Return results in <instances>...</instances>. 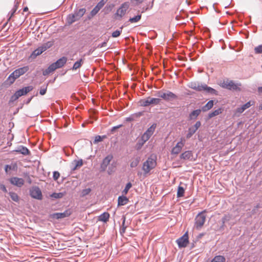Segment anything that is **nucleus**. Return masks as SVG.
<instances>
[{
  "mask_svg": "<svg viewBox=\"0 0 262 262\" xmlns=\"http://www.w3.org/2000/svg\"><path fill=\"white\" fill-rule=\"evenodd\" d=\"M205 212H206V210L200 212L195 218L194 227L197 230L201 229L205 223L206 221Z\"/></svg>",
  "mask_w": 262,
  "mask_h": 262,
  "instance_id": "nucleus-1",
  "label": "nucleus"
},
{
  "mask_svg": "<svg viewBox=\"0 0 262 262\" xmlns=\"http://www.w3.org/2000/svg\"><path fill=\"white\" fill-rule=\"evenodd\" d=\"M161 99L159 98L147 97L146 99H142L139 101L140 105L141 106H148L150 105H158L160 104Z\"/></svg>",
  "mask_w": 262,
  "mask_h": 262,
  "instance_id": "nucleus-2",
  "label": "nucleus"
},
{
  "mask_svg": "<svg viewBox=\"0 0 262 262\" xmlns=\"http://www.w3.org/2000/svg\"><path fill=\"white\" fill-rule=\"evenodd\" d=\"M30 195L31 198L38 200H41L42 199V194L41 190L38 186H33L29 190Z\"/></svg>",
  "mask_w": 262,
  "mask_h": 262,
  "instance_id": "nucleus-3",
  "label": "nucleus"
},
{
  "mask_svg": "<svg viewBox=\"0 0 262 262\" xmlns=\"http://www.w3.org/2000/svg\"><path fill=\"white\" fill-rule=\"evenodd\" d=\"M241 85V84H238L237 83H235L233 81H224L222 83V86L223 88L232 90V91H241L240 88L238 86Z\"/></svg>",
  "mask_w": 262,
  "mask_h": 262,
  "instance_id": "nucleus-4",
  "label": "nucleus"
},
{
  "mask_svg": "<svg viewBox=\"0 0 262 262\" xmlns=\"http://www.w3.org/2000/svg\"><path fill=\"white\" fill-rule=\"evenodd\" d=\"M232 215L227 213L224 214V215L222 218L221 221L219 222L220 224V227H219V230L223 231L225 229V228L226 227V224H228L230 226H232L233 224L229 223L230 221L232 219Z\"/></svg>",
  "mask_w": 262,
  "mask_h": 262,
  "instance_id": "nucleus-5",
  "label": "nucleus"
},
{
  "mask_svg": "<svg viewBox=\"0 0 262 262\" xmlns=\"http://www.w3.org/2000/svg\"><path fill=\"white\" fill-rule=\"evenodd\" d=\"M72 214L70 209H67L63 212H56L50 214L49 217L52 219L59 220L69 216Z\"/></svg>",
  "mask_w": 262,
  "mask_h": 262,
  "instance_id": "nucleus-6",
  "label": "nucleus"
},
{
  "mask_svg": "<svg viewBox=\"0 0 262 262\" xmlns=\"http://www.w3.org/2000/svg\"><path fill=\"white\" fill-rule=\"evenodd\" d=\"M201 122L200 121H197L193 125L189 127L188 129L187 133L186 135V139H190L201 127Z\"/></svg>",
  "mask_w": 262,
  "mask_h": 262,
  "instance_id": "nucleus-7",
  "label": "nucleus"
},
{
  "mask_svg": "<svg viewBox=\"0 0 262 262\" xmlns=\"http://www.w3.org/2000/svg\"><path fill=\"white\" fill-rule=\"evenodd\" d=\"M178 247L180 248H185L189 243L188 233L186 232L181 237L176 241Z\"/></svg>",
  "mask_w": 262,
  "mask_h": 262,
  "instance_id": "nucleus-8",
  "label": "nucleus"
},
{
  "mask_svg": "<svg viewBox=\"0 0 262 262\" xmlns=\"http://www.w3.org/2000/svg\"><path fill=\"white\" fill-rule=\"evenodd\" d=\"M201 89H202V91H203L204 93L206 94L214 95V96L219 95L218 91H217L216 90L212 88L211 87L208 86L205 83H203Z\"/></svg>",
  "mask_w": 262,
  "mask_h": 262,
  "instance_id": "nucleus-9",
  "label": "nucleus"
},
{
  "mask_svg": "<svg viewBox=\"0 0 262 262\" xmlns=\"http://www.w3.org/2000/svg\"><path fill=\"white\" fill-rule=\"evenodd\" d=\"M178 98L177 95L169 91H166L163 95V99L167 102L172 101Z\"/></svg>",
  "mask_w": 262,
  "mask_h": 262,
  "instance_id": "nucleus-10",
  "label": "nucleus"
},
{
  "mask_svg": "<svg viewBox=\"0 0 262 262\" xmlns=\"http://www.w3.org/2000/svg\"><path fill=\"white\" fill-rule=\"evenodd\" d=\"M113 158V155L112 154H110L103 159L100 164V169L101 171H104L106 169L108 165L110 164Z\"/></svg>",
  "mask_w": 262,
  "mask_h": 262,
  "instance_id": "nucleus-11",
  "label": "nucleus"
},
{
  "mask_svg": "<svg viewBox=\"0 0 262 262\" xmlns=\"http://www.w3.org/2000/svg\"><path fill=\"white\" fill-rule=\"evenodd\" d=\"M128 7L129 6L127 3H123L117 10L115 15L121 18L123 16H124L128 8Z\"/></svg>",
  "mask_w": 262,
  "mask_h": 262,
  "instance_id": "nucleus-12",
  "label": "nucleus"
},
{
  "mask_svg": "<svg viewBox=\"0 0 262 262\" xmlns=\"http://www.w3.org/2000/svg\"><path fill=\"white\" fill-rule=\"evenodd\" d=\"M12 152L19 153L24 156H29L31 155V152L29 149L23 145H18Z\"/></svg>",
  "mask_w": 262,
  "mask_h": 262,
  "instance_id": "nucleus-13",
  "label": "nucleus"
},
{
  "mask_svg": "<svg viewBox=\"0 0 262 262\" xmlns=\"http://www.w3.org/2000/svg\"><path fill=\"white\" fill-rule=\"evenodd\" d=\"M157 125L156 123H153L147 129V130L142 135V136L149 140L151 136L154 134L157 127Z\"/></svg>",
  "mask_w": 262,
  "mask_h": 262,
  "instance_id": "nucleus-14",
  "label": "nucleus"
},
{
  "mask_svg": "<svg viewBox=\"0 0 262 262\" xmlns=\"http://www.w3.org/2000/svg\"><path fill=\"white\" fill-rule=\"evenodd\" d=\"M10 183L18 187H21L24 184V180L18 177H12L9 179Z\"/></svg>",
  "mask_w": 262,
  "mask_h": 262,
  "instance_id": "nucleus-15",
  "label": "nucleus"
},
{
  "mask_svg": "<svg viewBox=\"0 0 262 262\" xmlns=\"http://www.w3.org/2000/svg\"><path fill=\"white\" fill-rule=\"evenodd\" d=\"M33 89V87L32 86H27L21 89H19L15 92V93L18 95L19 98L21 96H25L27 95L29 92L31 91Z\"/></svg>",
  "mask_w": 262,
  "mask_h": 262,
  "instance_id": "nucleus-16",
  "label": "nucleus"
},
{
  "mask_svg": "<svg viewBox=\"0 0 262 262\" xmlns=\"http://www.w3.org/2000/svg\"><path fill=\"white\" fill-rule=\"evenodd\" d=\"M29 70V66H25L21 68H19L17 69H16L15 71H13V73L15 74V76L18 78L20 76L24 75L26 72H27Z\"/></svg>",
  "mask_w": 262,
  "mask_h": 262,
  "instance_id": "nucleus-17",
  "label": "nucleus"
},
{
  "mask_svg": "<svg viewBox=\"0 0 262 262\" xmlns=\"http://www.w3.org/2000/svg\"><path fill=\"white\" fill-rule=\"evenodd\" d=\"M145 161L147 162V164L149 165L152 169L155 168L157 166V157L156 155H150L147 158Z\"/></svg>",
  "mask_w": 262,
  "mask_h": 262,
  "instance_id": "nucleus-18",
  "label": "nucleus"
},
{
  "mask_svg": "<svg viewBox=\"0 0 262 262\" xmlns=\"http://www.w3.org/2000/svg\"><path fill=\"white\" fill-rule=\"evenodd\" d=\"M184 143L182 141H180L178 142L176 146L172 148L171 150V154L173 155H177L180 152Z\"/></svg>",
  "mask_w": 262,
  "mask_h": 262,
  "instance_id": "nucleus-19",
  "label": "nucleus"
},
{
  "mask_svg": "<svg viewBox=\"0 0 262 262\" xmlns=\"http://www.w3.org/2000/svg\"><path fill=\"white\" fill-rule=\"evenodd\" d=\"M181 159L185 160H192L193 159V153L191 150H187L181 154Z\"/></svg>",
  "mask_w": 262,
  "mask_h": 262,
  "instance_id": "nucleus-20",
  "label": "nucleus"
},
{
  "mask_svg": "<svg viewBox=\"0 0 262 262\" xmlns=\"http://www.w3.org/2000/svg\"><path fill=\"white\" fill-rule=\"evenodd\" d=\"M67 61V58L65 56H63L54 62V64L57 69H59L62 68L66 63Z\"/></svg>",
  "mask_w": 262,
  "mask_h": 262,
  "instance_id": "nucleus-21",
  "label": "nucleus"
},
{
  "mask_svg": "<svg viewBox=\"0 0 262 262\" xmlns=\"http://www.w3.org/2000/svg\"><path fill=\"white\" fill-rule=\"evenodd\" d=\"M148 140V139L146 138L145 137L142 135L141 138L138 140L136 144L135 147L136 149H140L144 143Z\"/></svg>",
  "mask_w": 262,
  "mask_h": 262,
  "instance_id": "nucleus-22",
  "label": "nucleus"
},
{
  "mask_svg": "<svg viewBox=\"0 0 262 262\" xmlns=\"http://www.w3.org/2000/svg\"><path fill=\"white\" fill-rule=\"evenodd\" d=\"M203 83H200L199 82H190L188 86L189 88L193 89L199 92H202V86Z\"/></svg>",
  "mask_w": 262,
  "mask_h": 262,
  "instance_id": "nucleus-23",
  "label": "nucleus"
},
{
  "mask_svg": "<svg viewBox=\"0 0 262 262\" xmlns=\"http://www.w3.org/2000/svg\"><path fill=\"white\" fill-rule=\"evenodd\" d=\"M201 109H196L192 111L188 116L189 120H194L200 115L201 113Z\"/></svg>",
  "mask_w": 262,
  "mask_h": 262,
  "instance_id": "nucleus-24",
  "label": "nucleus"
},
{
  "mask_svg": "<svg viewBox=\"0 0 262 262\" xmlns=\"http://www.w3.org/2000/svg\"><path fill=\"white\" fill-rule=\"evenodd\" d=\"M44 52L43 49L41 47V46L39 47L36 49L34 50L31 54L30 55L29 58L32 59L35 58L37 56L40 55L42 53Z\"/></svg>",
  "mask_w": 262,
  "mask_h": 262,
  "instance_id": "nucleus-25",
  "label": "nucleus"
},
{
  "mask_svg": "<svg viewBox=\"0 0 262 262\" xmlns=\"http://www.w3.org/2000/svg\"><path fill=\"white\" fill-rule=\"evenodd\" d=\"M123 194L118 198V206H124L127 204L129 201L128 199Z\"/></svg>",
  "mask_w": 262,
  "mask_h": 262,
  "instance_id": "nucleus-26",
  "label": "nucleus"
},
{
  "mask_svg": "<svg viewBox=\"0 0 262 262\" xmlns=\"http://www.w3.org/2000/svg\"><path fill=\"white\" fill-rule=\"evenodd\" d=\"M86 12V10L85 8H80L79 9H75L74 11V14L75 16L78 18V19H80L85 14Z\"/></svg>",
  "mask_w": 262,
  "mask_h": 262,
  "instance_id": "nucleus-27",
  "label": "nucleus"
},
{
  "mask_svg": "<svg viewBox=\"0 0 262 262\" xmlns=\"http://www.w3.org/2000/svg\"><path fill=\"white\" fill-rule=\"evenodd\" d=\"M213 105L214 101L213 100H210L205 105L202 107L201 110L203 112H206L212 108Z\"/></svg>",
  "mask_w": 262,
  "mask_h": 262,
  "instance_id": "nucleus-28",
  "label": "nucleus"
},
{
  "mask_svg": "<svg viewBox=\"0 0 262 262\" xmlns=\"http://www.w3.org/2000/svg\"><path fill=\"white\" fill-rule=\"evenodd\" d=\"M56 69H57V68L54 65V63H53L50 64L47 69L43 71L42 74L43 76L48 75L51 73L54 72Z\"/></svg>",
  "mask_w": 262,
  "mask_h": 262,
  "instance_id": "nucleus-29",
  "label": "nucleus"
},
{
  "mask_svg": "<svg viewBox=\"0 0 262 262\" xmlns=\"http://www.w3.org/2000/svg\"><path fill=\"white\" fill-rule=\"evenodd\" d=\"M142 169L143 170L144 175L145 177L149 173L150 171L152 169L149 165L147 164V162L145 161L143 163Z\"/></svg>",
  "mask_w": 262,
  "mask_h": 262,
  "instance_id": "nucleus-30",
  "label": "nucleus"
},
{
  "mask_svg": "<svg viewBox=\"0 0 262 262\" xmlns=\"http://www.w3.org/2000/svg\"><path fill=\"white\" fill-rule=\"evenodd\" d=\"M252 105L251 101H249L243 105L242 106L237 107L236 109V112L238 113H242L245 110L249 108Z\"/></svg>",
  "mask_w": 262,
  "mask_h": 262,
  "instance_id": "nucleus-31",
  "label": "nucleus"
},
{
  "mask_svg": "<svg viewBox=\"0 0 262 262\" xmlns=\"http://www.w3.org/2000/svg\"><path fill=\"white\" fill-rule=\"evenodd\" d=\"M223 110L222 107H219V108L213 111V112H211L209 113L208 114V118L211 119L213 117H215L216 116H217L221 114H222Z\"/></svg>",
  "mask_w": 262,
  "mask_h": 262,
  "instance_id": "nucleus-32",
  "label": "nucleus"
},
{
  "mask_svg": "<svg viewBox=\"0 0 262 262\" xmlns=\"http://www.w3.org/2000/svg\"><path fill=\"white\" fill-rule=\"evenodd\" d=\"M17 78L15 76V74L13 72L8 76L6 80L5 81V83L11 85L14 83V82Z\"/></svg>",
  "mask_w": 262,
  "mask_h": 262,
  "instance_id": "nucleus-33",
  "label": "nucleus"
},
{
  "mask_svg": "<svg viewBox=\"0 0 262 262\" xmlns=\"http://www.w3.org/2000/svg\"><path fill=\"white\" fill-rule=\"evenodd\" d=\"M110 214L107 212H104L99 216V221L106 223L109 219Z\"/></svg>",
  "mask_w": 262,
  "mask_h": 262,
  "instance_id": "nucleus-34",
  "label": "nucleus"
},
{
  "mask_svg": "<svg viewBox=\"0 0 262 262\" xmlns=\"http://www.w3.org/2000/svg\"><path fill=\"white\" fill-rule=\"evenodd\" d=\"M77 20H78V19L74 14H69L67 18V23L69 25L73 24Z\"/></svg>",
  "mask_w": 262,
  "mask_h": 262,
  "instance_id": "nucleus-35",
  "label": "nucleus"
},
{
  "mask_svg": "<svg viewBox=\"0 0 262 262\" xmlns=\"http://www.w3.org/2000/svg\"><path fill=\"white\" fill-rule=\"evenodd\" d=\"M83 63V60L82 58L80 59L79 60L76 61L74 64L72 68V70H76L78 68L81 67Z\"/></svg>",
  "mask_w": 262,
  "mask_h": 262,
  "instance_id": "nucleus-36",
  "label": "nucleus"
},
{
  "mask_svg": "<svg viewBox=\"0 0 262 262\" xmlns=\"http://www.w3.org/2000/svg\"><path fill=\"white\" fill-rule=\"evenodd\" d=\"M226 259L224 256L217 255L215 256L210 262H225Z\"/></svg>",
  "mask_w": 262,
  "mask_h": 262,
  "instance_id": "nucleus-37",
  "label": "nucleus"
},
{
  "mask_svg": "<svg viewBox=\"0 0 262 262\" xmlns=\"http://www.w3.org/2000/svg\"><path fill=\"white\" fill-rule=\"evenodd\" d=\"M140 161V157H136L133 161H132L130 162V167L131 168L136 167L139 164Z\"/></svg>",
  "mask_w": 262,
  "mask_h": 262,
  "instance_id": "nucleus-38",
  "label": "nucleus"
},
{
  "mask_svg": "<svg viewBox=\"0 0 262 262\" xmlns=\"http://www.w3.org/2000/svg\"><path fill=\"white\" fill-rule=\"evenodd\" d=\"M141 14H138L133 17H130L128 21L130 23H135L139 21L141 18Z\"/></svg>",
  "mask_w": 262,
  "mask_h": 262,
  "instance_id": "nucleus-39",
  "label": "nucleus"
},
{
  "mask_svg": "<svg viewBox=\"0 0 262 262\" xmlns=\"http://www.w3.org/2000/svg\"><path fill=\"white\" fill-rule=\"evenodd\" d=\"M9 194L11 198V199L15 202H18L19 201V197L17 194L14 192H9Z\"/></svg>",
  "mask_w": 262,
  "mask_h": 262,
  "instance_id": "nucleus-40",
  "label": "nucleus"
},
{
  "mask_svg": "<svg viewBox=\"0 0 262 262\" xmlns=\"http://www.w3.org/2000/svg\"><path fill=\"white\" fill-rule=\"evenodd\" d=\"M122 223L121 225V227L120 229V233L121 234H122L125 233V230L126 229L127 226L125 225V217L124 216H122Z\"/></svg>",
  "mask_w": 262,
  "mask_h": 262,
  "instance_id": "nucleus-41",
  "label": "nucleus"
},
{
  "mask_svg": "<svg viewBox=\"0 0 262 262\" xmlns=\"http://www.w3.org/2000/svg\"><path fill=\"white\" fill-rule=\"evenodd\" d=\"M123 28V26H121L119 30H116V31H114L112 34V36L114 38L119 36L122 32Z\"/></svg>",
  "mask_w": 262,
  "mask_h": 262,
  "instance_id": "nucleus-42",
  "label": "nucleus"
},
{
  "mask_svg": "<svg viewBox=\"0 0 262 262\" xmlns=\"http://www.w3.org/2000/svg\"><path fill=\"white\" fill-rule=\"evenodd\" d=\"M184 192H185L184 188L183 187L179 186L178 188L177 197L181 198V197L183 196Z\"/></svg>",
  "mask_w": 262,
  "mask_h": 262,
  "instance_id": "nucleus-43",
  "label": "nucleus"
},
{
  "mask_svg": "<svg viewBox=\"0 0 262 262\" xmlns=\"http://www.w3.org/2000/svg\"><path fill=\"white\" fill-rule=\"evenodd\" d=\"M132 187V184L129 182H128L126 185H125V187L124 188V189L123 190L122 193L123 194H126L128 192V190L129 189Z\"/></svg>",
  "mask_w": 262,
  "mask_h": 262,
  "instance_id": "nucleus-44",
  "label": "nucleus"
},
{
  "mask_svg": "<svg viewBox=\"0 0 262 262\" xmlns=\"http://www.w3.org/2000/svg\"><path fill=\"white\" fill-rule=\"evenodd\" d=\"M53 45V41H48L45 43L41 47L43 49L44 51L47 50L48 49L51 48Z\"/></svg>",
  "mask_w": 262,
  "mask_h": 262,
  "instance_id": "nucleus-45",
  "label": "nucleus"
},
{
  "mask_svg": "<svg viewBox=\"0 0 262 262\" xmlns=\"http://www.w3.org/2000/svg\"><path fill=\"white\" fill-rule=\"evenodd\" d=\"M63 194L62 192H53L51 194V197L54 199H60L62 198Z\"/></svg>",
  "mask_w": 262,
  "mask_h": 262,
  "instance_id": "nucleus-46",
  "label": "nucleus"
},
{
  "mask_svg": "<svg viewBox=\"0 0 262 262\" xmlns=\"http://www.w3.org/2000/svg\"><path fill=\"white\" fill-rule=\"evenodd\" d=\"M75 162L76 163L75 166L73 168H72V170H75L77 168V167H80L83 164V161L82 159H80L78 161H75Z\"/></svg>",
  "mask_w": 262,
  "mask_h": 262,
  "instance_id": "nucleus-47",
  "label": "nucleus"
},
{
  "mask_svg": "<svg viewBox=\"0 0 262 262\" xmlns=\"http://www.w3.org/2000/svg\"><path fill=\"white\" fill-rule=\"evenodd\" d=\"M17 167L16 164H14V165L11 166L9 165H6L5 166V171L6 173H8V170H14L15 168Z\"/></svg>",
  "mask_w": 262,
  "mask_h": 262,
  "instance_id": "nucleus-48",
  "label": "nucleus"
},
{
  "mask_svg": "<svg viewBox=\"0 0 262 262\" xmlns=\"http://www.w3.org/2000/svg\"><path fill=\"white\" fill-rule=\"evenodd\" d=\"M105 138V136H99V135H97L95 138V139H94V143L96 144V143H98L99 142H101Z\"/></svg>",
  "mask_w": 262,
  "mask_h": 262,
  "instance_id": "nucleus-49",
  "label": "nucleus"
},
{
  "mask_svg": "<svg viewBox=\"0 0 262 262\" xmlns=\"http://www.w3.org/2000/svg\"><path fill=\"white\" fill-rule=\"evenodd\" d=\"M18 98H19V97H18V95L15 92V93L11 96L10 100L9 101V103H11L14 102V101L17 100Z\"/></svg>",
  "mask_w": 262,
  "mask_h": 262,
  "instance_id": "nucleus-50",
  "label": "nucleus"
},
{
  "mask_svg": "<svg viewBox=\"0 0 262 262\" xmlns=\"http://www.w3.org/2000/svg\"><path fill=\"white\" fill-rule=\"evenodd\" d=\"M100 9H101V8L96 5L91 11V16L96 15L98 13V12L100 11Z\"/></svg>",
  "mask_w": 262,
  "mask_h": 262,
  "instance_id": "nucleus-51",
  "label": "nucleus"
},
{
  "mask_svg": "<svg viewBox=\"0 0 262 262\" xmlns=\"http://www.w3.org/2000/svg\"><path fill=\"white\" fill-rule=\"evenodd\" d=\"M17 4L18 3H16L15 5L14 6V7L13 8V9L11 10V11H10V13H11V14L9 16V18L8 19V20H10L11 19V18L13 16V15L14 14V13H15L17 9Z\"/></svg>",
  "mask_w": 262,
  "mask_h": 262,
  "instance_id": "nucleus-52",
  "label": "nucleus"
},
{
  "mask_svg": "<svg viewBox=\"0 0 262 262\" xmlns=\"http://www.w3.org/2000/svg\"><path fill=\"white\" fill-rule=\"evenodd\" d=\"M91 191V189L90 188H86L83 189L81 192L82 196H84L88 194H89Z\"/></svg>",
  "mask_w": 262,
  "mask_h": 262,
  "instance_id": "nucleus-53",
  "label": "nucleus"
},
{
  "mask_svg": "<svg viewBox=\"0 0 262 262\" xmlns=\"http://www.w3.org/2000/svg\"><path fill=\"white\" fill-rule=\"evenodd\" d=\"M255 53L256 54L262 53V45H259L254 48Z\"/></svg>",
  "mask_w": 262,
  "mask_h": 262,
  "instance_id": "nucleus-54",
  "label": "nucleus"
},
{
  "mask_svg": "<svg viewBox=\"0 0 262 262\" xmlns=\"http://www.w3.org/2000/svg\"><path fill=\"white\" fill-rule=\"evenodd\" d=\"M107 1L108 0H101L96 5L101 9L107 3Z\"/></svg>",
  "mask_w": 262,
  "mask_h": 262,
  "instance_id": "nucleus-55",
  "label": "nucleus"
},
{
  "mask_svg": "<svg viewBox=\"0 0 262 262\" xmlns=\"http://www.w3.org/2000/svg\"><path fill=\"white\" fill-rule=\"evenodd\" d=\"M60 177V173L58 171H55L53 172V178L55 181H56L58 180V179Z\"/></svg>",
  "mask_w": 262,
  "mask_h": 262,
  "instance_id": "nucleus-56",
  "label": "nucleus"
},
{
  "mask_svg": "<svg viewBox=\"0 0 262 262\" xmlns=\"http://www.w3.org/2000/svg\"><path fill=\"white\" fill-rule=\"evenodd\" d=\"M48 85V84H47L46 86L44 88L40 89L39 91V94L41 95H43L46 93Z\"/></svg>",
  "mask_w": 262,
  "mask_h": 262,
  "instance_id": "nucleus-57",
  "label": "nucleus"
},
{
  "mask_svg": "<svg viewBox=\"0 0 262 262\" xmlns=\"http://www.w3.org/2000/svg\"><path fill=\"white\" fill-rule=\"evenodd\" d=\"M163 94H164V92H163L162 91H159L157 92V93L155 94V96L163 99Z\"/></svg>",
  "mask_w": 262,
  "mask_h": 262,
  "instance_id": "nucleus-58",
  "label": "nucleus"
},
{
  "mask_svg": "<svg viewBox=\"0 0 262 262\" xmlns=\"http://www.w3.org/2000/svg\"><path fill=\"white\" fill-rule=\"evenodd\" d=\"M123 126L122 124H119L118 125H117V126H113L111 129V132L112 133H114L117 129H118L120 127H121L122 126Z\"/></svg>",
  "mask_w": 262,
  "mask_h": 262,
  "instance_id": "nucleus-59",
  "label": "nucleus"
},
{
  "mask_svg": "<svg viewBox=\"0 0 262 262\" xmlns=\"http://www.w3.org/2000/svg\"><path fill=\"white\" fill-rule=\"evenodd\" d=\"M134 116L133 114H132L129 117L126 118V121L127 122H131L135 120Z\"/></svg>",
  "mask_w": 262,
  "mask_h": 262,
  "instance_id": "nucleus-60",
  "label": "nucleus"
},
{
  "mask_svg": "<svg viewBox=\"0 0 262 262\" xmlns=\"http://www.w3.org/2000/svg\"><path fill=\"white\" fill-rule=\"evenodd\" d=\"M0 189L2 190L5 193L7 192V189L5 185H4L3 184H0Z\"/></svg>",
  "mask_w": 262,
  "mask_h": 262,
  "instance_id": "nucleus-61",
  "label": "nucleus"
},
{
  "mask_svg": "<svg viewBox=\"0 0 262 262\" xmlns=\"http://www.w3.org/2000/svg\"><path fill=\"white\" fill-rule=\"evenodd\" d=\"M133 115L134 116L135 118H137L141 117L143 115V112H139L136 113H134L133 114Z\"/></svg>",
  "mask_w": 262,
  "mask_h": 262,
  "instance_id": "nucleus-62",
  "label": "nucleus"
},
{
  "mask_svg": "<svg viewBox=\"0 0 262 262\" xmlns=\"http://www.w3.org/2000/svg\"><path fill=\"white\" fill-rule=\"evenodd\" d=\"M106 44H107V43H106V41H103L101 43H100V44L98 45V48L105 47L106 46Z\"/></svg>",
  "mask_w": 262,
  "mask_h": 262,
  "instance_id": "nucleus-63",
  "label": "nucleus"
},
{
  "mask_svg": "<svg viewBox=\"0 0 262 262\" xmlns=\"http://www.w3.org/2000/svg\"><path fill=\"white\" fill-rule=\"evenodd\" d=\"M32 98H33V96H31V97L29 98L28 99H27L25 101V103L26 104H29V103L30 102V101H31V100H32Z\"/></svg>",
  "mask_w": 262,
  "mask_h": 262,
  "instance_id": "nucleus-64",
  "label": "nucleus"
}]
</instances>
